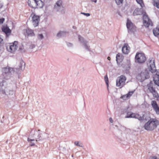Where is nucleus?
Segmentation results:
<instances>
[{"label": "nucleus", "instance_id": "obj_39", "mask_svg": "<svg viewBox=\"0 0 159 159\" xmlns=\"http://www.w3.org/2000/svg\"><path fill=\"white\" fill-rule=\"evenodd\" d=\"M85 15L87 16H90V14L89 13H86L85 14Z\"/></svg>", "mask_w": 159, "mask_h": 159}, {"label": "nucleus", "instance_id": "obj_41", "mask_svg": "<svg viewBox=\"0 0 159 159\" xmlns=\"http://www.w3.org/2000/svg\"><path fill=\"white\" fill-rule=\"evenodd\" d=\"M28 141H34V139L32 140V139H28Z\"/></svg>", "mask_w": 159, "mask_h": 159}, {"label": "nucleus", "instance_id": "obj_10", "mask_svg": "<svg viewBox=\"0 0 159 159\" xmlns=\"http://www.w3.org/2000/svg\"><path fill=\"white\" fill-rule=\"evenodd\" d=\"M149 77L148 74L146 72H141L139 74L137 77V79L141 81L144 80L146 79Z\"/></svg>", "mask_w": 159, "mask_h": 159}, {"label": "nucleus", "instance_id": "obj_15", "mask_svg": "<svg viewBox=\"0 0 159 159\" xmlns=\"http://www.w3.org/2000/svg\"><path fill=\"white\" fill-rule=\"evenodd\" d=\"M130 48L128 44L125 43L122 48V52L125 54H128L130 51Z\"/></svg>", "mask_w": 159, "mask_h": 159}, {"label": "nucleus", "instance_id": "obj_24", "mask_svg": "<svg viewBox=\"0 0 159 159\" xmlns=\"http://www.w3.org/2000/svg\"><path fill=\"white\" fill-rule=\"evenodd\" d=\"M135 91H131L129 92L127 94V96L128 97V98L129 99L130 97L132 96L134 92Z\"/></svg>", "mask_w": 159, "mask_h": 159}, {"label": "nucleus", "instance_id": "obj_7", "mask_svg": "<svg viewBox=\"0 0 159 159\" xmlns=\"http://www.w3.org/2000/svg\"><path fill=\"white\" fill-rule=\"evenodd\" d=\"M148 69L149 71L152 73L156 72L157 70L155 65L154 60L152 59L150 60L147 63Z\"/></svg>", "mask_w": 159, "mask_h": 159}, {"label": "nucleus", "instance_id": "obj_38", "mask_svg": "<svg viewBox=\"0 0 159 159\" xmlns=\"http://www.w3.org/2000/svg\"><path fill=\"white\" fill-rule=\"evenodd\" d=\"M3 39L1 38V36H0V43H1Z\"/></svg>", "mask_w": 159, "mask_h": 159}, {"label": "nucleus", "instance_id": "obj_16", "mask_svg": "<svg viewBox=\"0 0 159 159\" xmlns=\"http://www.w3.org/2000/svg\"><path fill=\"white\" fill-rule=\"evenodd\" d=\"M153 78L155 84L159 86V73L158 72L154 75Z\"/></svg>", "mask_w": 159, "mask_h": 159}, {"label": "nucleus", "instance_id": "obj_9", "mask_svg": "<svg viewBox=\"0 0 159 159\" xmlns=\"http://www.w3.org/2000/svg\"><path fill=\"white\" fill-rule=\"evenodd\" d=\"M143 25L145 27H148L150 25H152V22L147 15L146 14L143 15Z\"/></svg>", "mask_w": 159, "mask_h": 159}, {"label": "nucleus", "instance_id": "obj_5", "mask_svg": "<svg viewBox=\"0 0 159 159\" xmlns=\"http://www.w3.org/2000/svg\"><path fill=\"white\" fill-rule=\"evenodd\" d=\"M135 58L136 62L139 63H142L144 62L146 60V57L145 55L142 53H137L135 57Z\"/></svg>", "mask_w": 159, "mask_h": 159}, {"label": "nucleus", "instance_id": "obj_21", "mask_svg": "<svg viewBox=\"0 0 159 159\" xmlns=\"http://www.w3.org/2000/svg\"><path fill=\"white\" fill-rule=\"evenodd\" d=\"M153 33L155 36H157L159 35V28H156L153 30Z\"/></svg>", "mask_w": 159, "mask_h": 159}, {"label": "nucleus", "instance_id": "obj_3", "mask_svg": "<svg viewBox=\"0 0 159 159\" xmlns=\"http://www.w3.org/2000/svg\"><path fill=\"white\" fill-rule=\"evenodd\" d=\"M18 42L15 41L13 43H9L7 46V50L11 53H14L18 48Z\"/></svg>", "mask_w": 159, "mask_h": 159}, {"label": "nucleus", "instance_id": "obj_18", "mask_svg": "<svg viewBox=\"0 0 159 159\" xmlns=\"http://www.w3.org/2000/svg\"><path fill=\"white\" fill-rule=\"evenodd\" d=\"M147 87L148 91H149L151 93H152L156 90L155 88L153 87L152 84L151 82H150L147 84Z\"/></svg>", "mask_w": 159, "mask_h": 159}, {"label": "nucleus", "instance_id": "obj_2", "mask_svg": "<svg viewBox=\"0 0 159 159\" xmlns=\"http://www.w3.org/2000/svg\"><path fill=\"white\" fill-rule=\"evenodd\" d=\"M28 5L33 8H41L44 5V1L42 0H28Z\"/></svg>", "mask_w": 159, "mask_h": 159}, {"label": "nucleus", "instance_id": "obj_26", "mask_svg": "<svg viewBox=\"0 0 159 159\" xmlns=\"http://www.w3.org/2000/svg\"><path fill=\"white\" fill-rule=\"evenodd\" d=\"M136 1L142 7H143L144 6V5L142 0H136Z\"/></svg>", "mask_w": 159, "mask_h": 159}, {"label": "nucleus", "instance_id": "obj_27", "mask_svg": "<svg viewBox=\"0 0 159 159\" xmlns=\"http://www.w3.org/2000/svg\"><path fill=\"white\" fill-rule=\"evenodd\" d=\"M104 80L105 81L106 85L107 86H108L109 82L108 79L107 74L104 76Z\"/></svg>", "mask_w": 159, "mask_h": 159}, {"label": "nucleus", "instance_id": "obj_32", "mask_svg": "<svg viewBox=\"0 0 159 159\" xmlns=\"http://www.w3.org/2000/svg\"><path fill=\"white\" fill-rule=\"evenodd\" d=\"M3 6L2 0H0V8H1Z\"/></svg>", "mask_w": 159, "mask_h": 159}, {"label": "nucleus", "instance_id": "obj_19", "mask_svg": "<svg viewBox=\"0 0 159 159\" xmlns=\"http://www.w3.org/2000/svg\"><path fill=\"white\" fill-rule=\"evenodd\" d=\"M151 93L152 94L153 97L156 99L157 101H158L159 100V95L156 90Z\"/></svg>", "mask_w": 159, "mask_h": 159}, {"label": "nucleus", "instance_id": "obj_12", "mask_svg": "<svg viewBox=\"0 0 159 159\" xmlns=\"http://www.w3.org/2000/svg\"><path fill=\"white\" fill-rule=\"evenodd\" d=\"M151 105L156 114L159 115V106L157 102L155 100L152 101L151 102Z\"/></svg>", "mask_w": 159, "mask_h": 159}, {"label": "nucleus", "instance_id": "obj_37", "mask_svg": "<svg viewBox=\"0 0 159 159\" xmlns=\"http://www.w3.org/2000/svg\"><path fill=\"white\" fill-rule=\"evenodd\" d=\"M34 145H35V144L34 143L32 142H31L30 143V145L31 146H34Z\"/></svg>", "mask_w": 159, "mask_h": 159}, {"label": "nucleus", "instance_id": "obj_22", "mask_svg": "<svg viewBox=\"0 0 159 159\" xmlns=\"http://www.w3.org/2000/svg\"><path fill=\"white\" fill-rule=\"evenodd\" d=\"M61 4L62 1L61 0H59L57 1L54 6L55 8H57V7H60L61 5Z\"/></svg>", "mask_w": 159, "mask_h": 159}, {"label": "nucleus", "instance_id": "obj_42", "mask_svg": "<svg viewBox=\"0 0 159 159\" xmlns=\"http://www.w3.org/2000/svg\"><path fill=\"white\" fill-rule=\"evenodd\" d=\"M107 59L109 60H110V59H111V58L109 57H107Z\"/></svg>", "mask_w": 159, "mask_h": 159}, {"label": "nucleus", "instance_id": "obj_40", "mask_svg": "<svg viewBox=\"0 0 159 159\" xmlns=\"http://www.w3.org/2000/svg\"><path fill=\"white\" fill-rule=\"evenodd\" d=\"M23 49V48H21L19 47V50L20 51H21Z\"/></svg>", "mask_w": 159, "mask_h": 159}, {"label": "nucleus", "instance_id": "obj_14", "mask_svg": "<svg viewBox=\"0 0 159 159\" xmlns=\"http://www.w3.org/2000/svg\"><path fill=\"white\" fill-rule=\"evenodd\" d=\"M126 26L129 30L133 31L134 30H135L136 29V27L133 25L132 23L129 19H128L127 20Z\"/></svg>", "mask_w": 159, "mask_h": 159}, {"label": "nucleus", "instance_id": "obj_17", "mask_svg": "<svg viewBox=\"0 0 159 159\" xmlns=\"http://www.w3.org/2000/svg\"><path fill=\"white\" fill-rule=\"evenodd\" d=\"M116 58L117 63L119 64L123 61V57L121 53H118L116 55Z\"/></svg>", "mask_w": 159, "mask_h": 159}, {"label": "nucleus", "instance_id": "obj_45", "mask_svg": "<svg viewBox=\"0 0 159 159\" xmlns=\"http://www.w3.org/2000/svg\"><path fill=\"white\" fill-rule=\"evenodd\" d=\"M94 2H97V0H95V1H94Z\"/></svg>", "mask_w": 159, "mask_h": 159}, {"label": "nucleus", "instance_id": "obj_29", "mask_svg": "<svg viewBox=\"0 0 159 159\" xmlns=\"http://www.w3.org/2000/svg\"><path fill=\"white\" fill-rule=\"evenodd\" d=\"M4 72L5 73L7 74L9 72V69L7 68H4L3 69Z\"/></svg>", "mask_w": 159, "mask_h": 159}, {"label": "nucleus", "instance_id": "obj_33", "mask_svg": "<svg viewBox=\"0 0 159 159\" xmlns=\"http://www.w3.org/2000/svg\"><path fill=\"white\" fill-rule=\"evenodd\" d=\"M39 38H40L41 39H43V34H39Z\"/></svg>", "mask_w": 159, "mask_h": 159}, {"label": "nucleus", "instance_id": "obj_28", "mask_svg": "<svg viewBox=\"0 0 159 159\" xmlns=\"http://www.w3.org/2000/svg\"><path fill=\"white\" fill-rule=\"evenodd\" d=\"M120 98L123 99L124 100H126L128 99L129 98L127 96V94L122 95L120 97Z\"/></svg>", "mask_w": 159, "mask_h": 159}, {"label": "nucleus", "instance_id": "obj_34", "mask_svg": "<svg viewBox=\"0 0 159 159\" xmlns=\"http://www.w3.org/2000/svg\"><path fill=\"white\" fill-rule=\"evenodd\" d=\"M63 33V32H61V31L60 32H59V33H58V34H57V36H58V37H59V36H61V33Z\"/></svg>", "mask_w": 159, "mask_h": 159}, {"label": "nucleus", "instance_id": "obj_4", "mask_svg": "<svg viewBox=\"0 0 159 159\" xmlns=\"http://www.w3.org/2000/svg\"><path fill=\"white\" fill-rule=\"evenodd\" d=\"M126 80V77L123 75L118 77L116 81V86L121 88L123 87L125 84V81Z\"/></svg>", "mask_w": 159, "mask_h": 159}, {"label": "nucleus", "instance_id": "obj_20", "mask_svg": "<svg viewBox=\"0 0 159 159\" xmlns=\"http://www.w3.org/2000/svg\"><path fill=\"white\" fill-rule=\"evenodd\" d=\"M153 4L154 7L159 9V0H153Z\"/></svg>", "mask_w": 159, "mask_h": 159}, {"label": "nucleus", "instance_id": "obj_31", "mask_svg": "<svg viewBox=\"0 0 159 159\" xmlns=\"http://www.w3.org/2000/svg\"><path fill=\"white\" fill-rule=\"evenodd\" d=\"M5 21V19L3 18H2L0 19V24H2Z\"/></svg>", "mask_w": 159, "mask_h": 159}, {"label": "nucleus", "instance_id": "obj_1", "mask_svg": "<svg viewBox=\"0 0 159 159\" xmlns=\"http://www.w3.org/2000/svg\"><path fill=\"white\" fill-rule=\"evenodd\" d=\"M159 125V121L156 118H150L144 125V129L152 131L157 128Z\"/></svg>", "mask_w": 159, "mask_h": 159}, {"label": "nucleus", "instance_id": "obj_11", "mask_svg": "<svg viewBox=\"0 0 159 159\" xmlns=\"http://www.w3.org/2000/svg\"><path fill=\"white\" fill-rule=\"evenodd\" d=\"M23 33L25 37L33 36L35 35L33 30L29 28L24 30Z\"/></svg>", "mask_w": 159, "mask_h": 159}, {"label": "nucleus", "instance_id": "obj_13", "mask_svg": "<svg viewBox=\"0 0 159 159\" xmlns=\"http://www.w3.org/2000/svg\"><path fill=\"white\" fill-rule=\"evenodd\" d=\"M2 30L5 34L7 37H9L11 34V30L7 26H3Z\"/></svg>", "mask_w": 159, "mask_h": 159}, {"label": "nucleus", "instance_id": "obj_30", "mask_svg": "<svg viewBox=\"0 0 159 159\" xmlns=\"http://www.w3.org/2000/svg\"><path fill=\"white\" fill-rule=\"evenodd\" d=\"M75 145L78 146H79L82 147L83 144L82 143H80V144H79V143L78 141H76L74 143Z\"/></svg>", "mask_w": 159, "mask_h": 159}, {"label": "nucleus", "instance_id": "obj_44", "mask_svg": "<svg viewBox=\"0 0 159 159\" xmlns=\"http://www.w3.org/2000/svg\"><path fill=\"white\" fill-rule=\"evenodd\" d=\"M3 85V84H2V83H0V85H2V86Z\"/></svg>", "mask_w": 159, "mask_h": 159}, {"label": "nucleus", "instance_id": "obj_25", "mask_svg": "<svg viewBox=\"0 0 159 159\" xmlns=\"http://www.w3.org/2000/svg\"><path fill=\"white\" fill-rule=\"evenodd\" d=\"M116 4L118 5H122L123 0H115Z\"/></svg>", "mask_w": 159, "mask_h": 159}, {"label": "nucleus", "instance_id": "obj_35", "mask_svg": "<svg viewBox=\"0 0 159 159\" xmlns=\"http://www.w3.org/2000/svg\"><path fill=\"white\" fill-rule=\"evenodd\" d=\"M150 159H157V157L156 156L151 157Z\"/></svg>", "mask_w": 159, "mask_h": 159}, {"label": "nucleus", "instance_id": "obj_8", "mask_svg": "<svg viewBox=\"0 0 159 159\" xmlns=\"http://www.w3.org/2000/svg\"><path fill=\"white\" fill-rule=\"evenodd\" d=\"M31 16L32 17V21L34 27H36L39 25L40 20V17L34 13H32Z\"/></svg>", "mask_w": 159, "mask_h": 159}, {"label": "nucleus", "instance_id": "obj_43", "mask_svg": "<svg viewBox=\"0 0 159 159\" xmlns=\"http://www.w3.org/2000/svg\"><path fill=\"white\" fill-rule=\"evenodd\" d=\"M81 14H83L85 15V14L86 13L83 12V13H81Z\"/></svg>", "mask_w": 159, "mask_h": 159}, {"label": "nucleus", "instance_id": "obj_46", "mask_svg": "<svg viewBox=\"0 0 159 159\" xmlns=\"http://www.w3.org/2000/svg\"><path fill=\"white\" fill-rule=\"evenodd\" d=\"M3 93H5V92H3Z\"/></svg>", "mask_w": 159, "mask_h": 159}, {"label": "nucleus", "instance_id": "obj_36", "mask_svg": "<svg viewBox=\"0 0 159 159\" xmlns=\"http://www.w3.org/2000/svg\"><path fill=\"white\" fill-rule=\"evenodd\" d=\"M109 121L110 122L112 123L113 122V121L111 118H110L109 119Z\"/></svg>", "mask_w": 159, "mask_h": 159}, {"label": "nucleus", "instance_id": "obj_23", "mask_svg": "<svg viewBox=\"0 0 159 159\" xmlns=\"http://www.w3.org/2000/svg\"><path fill=\"white\" fill-rule=\"evenodd\" d=\"M133 14L134 16L138 15L140 14L139 10L138 8H136L134 11Z\"/></svg>", "mask_w": 159, "mask_h": 159}, {"label": "nucleus", "instance_id": "obj_6", "mask_svg": "<svg viewBox=\"0 0 159 159\" xmlns=\"http://www.w3.org/2000/svg\"><path fill=\"white\" fill-rule=\"evenodd\" d=\"M126 118H133L137 119L140 120H143L144 117L137 113H132L131 112H128L125 117Z\"/></svg>", "mask_w": 159, "mask_h": 159}]
</instances>
